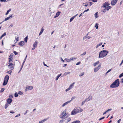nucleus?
<instances>
[{"label": "nucleus", "instance_id": "9d476101", "mask_svg": "<svg viewBox=\"0 0 123 123\" xmlns=\"http://www.w3.org/2000/svg\"><path fill=\"white\" fill-rule=\"evenodd\" d=\"M12 15H13V14H12L10 16L8 17H7V18H6L5 19V20L2 21V22H4L5 21H6V20L9 19H10V18H12L13 17L12 16Z\"/></svg>", "mask_w": 123, "mask_h": 123}, {"label": "nucleus", "instance_id": "c85d7f7f", "mask_svg": "<svg viewBox=\"0 0 123 123\" xmlns=\"http://www.w3.org/2000/svg\"><path fill=\"white\" fill-rule=\"evenodd\" d=\"M111 8V6H108L106 7L107 10L108 11Z\"/></svg>", "mask_w": 123, "mask_h": 123}, {"label": "nucleus", "instance_id": "3c124183", "mask_svg": "<svg viewBox=\"0 0 123 123\" xmlns=\"http://www.w3.org/2000/svg\"><path fill=\"white\" fill-rule=\"evenodd\" d=\"M60 77L58 75L57 77H56V78L55 79V80H58V78H59Z\"/></svg>", "mask_w": 123, "mask_h": 123}, {"label": "nucleus", "instance_id": "a18cd8bd", "mask_svg": "<svg viewBox=\"0 0 123 123\" xmlns=\"http://www.w3.org/2000/svg\"><path fill=\"white\" fill-rule=\"evenodd\" d=\"M6 35V32L4 33L1 36H2V37H4Z\"/></svg>", "mask_w": 123, "mask_h": 123}, {"label": "nucleus", "instance_id": "c9c22d12", "mask_svg": "<svg viewBox=\"0 0 123 123\" xmlns=\"http://www.w3.org/2000/svg\"><path fill=\"white\" fill-rule=\"evenodd\" d=\"M86 102V100H85L82 101V103L81 104V105L82 106L83 105H84V104Z\"/></svg>", "mask_w": 123, "mask_h": 123}, {"label": "nucleus", "instance_id": "58836bf2", "mask_svg": "<svg viewBox=\"0 0 123 123\" xmlns=\"http://www.w3.org/2000/svg\"><path fill=\"white\" fill-rule=\"evenodd\" d=\"M86 53V52H85L83 53V54H82L80 55V56L83 55H85Z\"/></svg>", "mask_w": 123, "mask_h": 123}, {"label": "nucleus", "instance_id": "0eeeda50", "mask_svg": "<svg viewBox=\"0 0 123 123\" xmlns=\"http://www.w3.org/2000/svg\"><path fill=\"white\" fill-rule=\"evenodd\" d=\"M8 66L9 67H10L9 68L11 70H13L14 68L13 64L12 63H10Z\"/></svg>", "mask_w": 123, "mask_h": 123}, {"label": "nucleus", "instance_id": "0e129e2a", "mask_svg": "<svg viewBox=\"0 0 123 123\" xmlns=\"http://www.w3.org/2000/svg\"><path fill=\"white\" fill-rule=\"evenodd\" d=\"M12 61V59H9V63H11V62Z\"/></svg>", "mask_w": 123, "mask_h": 123}, {"label": "nucleus", "instance_id": "f3484780", "mask_svg": "<svg viewBox=\"0 0 123 123\" xmlns=\"http://www.w3.org/2000/svg\"><path fill=\"white\" fill-rule=\"evenodd\" d=\"M47 119H48L47 118L44 119L41 121H39V123H43L44 122H45L46 120H47Z\"/></svg>", "mask_w": 123, "mask_h": 123}, {"label": "nucleus", "instance_id": "69168bd1", "mask_svg": "<svg viewBox=\"0 0 123 123\" xmlns=\"http://www.w3.org/2000/svg\"><path fill=\"white\" fill-rule=\"evenodd\" d=\"M101 12H104V13H105L106 12L105 11V10H102L101 11Z\"/></svg>", "mask_w": 123, "mask_h": 123}, {"label": "nucleus", "instance_id": "7c9ffc66", "mask_svg": "<svg viewBox=\"0 0 123 123\" xmlns=\"http://www.w3.org/2000/svg\"><path fill=\"white\" fill-rule=\"evenodd\" d=\"M11 11V9H10L9 10L7 11L6 12V13L5 14L6 15H7L9 13V12H10Z\"/></svg>", "mask_w": 123, "mask_h": 123}, {"label": "nucleus", "instance_id": "a19ab883", "mask_svg": "<svg viewBox=\"0 0 123 123\" xmlns=\"http://www.w3.org/2000/svg\"><path fill=\"white\" fill-rule=\"evenodd\" d=\"M76 98V97L75 96H73V97L71 98V100L70 101H71L73 100V99H75Z\"/></svg>", "mask_w": 123, "mask_h": 123}, {"label": "nucleus", "instance_id": "f704fd0d", "mask_svg": "<svg viewBox=\"0 0 123 123\" xmlns=\"http://www.w3.org/2000/svg\"><path fill=\"white\" fill-rule=\"evenodd\" d=\"M73 84H71L69 87V88L70 89H71L73 88Z\"/></svg>", "mask_w": 123, "mask_h": 123}, {"label": "nucleus", "instance_id": "680f3d73", "mask_svg": "<svg viewBox=\"0 0 123 123\" xmlns=\"http://www.w3.org/2000/svg\"><path fill=\"white\" fill-rule=\"evenodd\" d=\"M89 10V9H87V10H85L84 11V12H86L88 11Z\"/></svg>", "mask_w": 123, "mask_h": 123}, {"label": "nucleus", "instance_id": "6e6d98bb", "mask_svg": "<svg viewBox=\"0 0 123 123\" xmlns=\"http://www.w3.org/2000/svg\"><path fill=\"white\" fill-rule=\"evenodd\" d=\"M64 121V120H61L59 122H60V123H62L63 122V121Z\"/></svg>", "mask_w": 123, "mask_h": 123}, {"label": "nucleus", "instance_id": "9b49d317", "mask_svg": "<svg viewBox=\"0 0 123 123\" xmlns=\"http://www.w3.org/2000/svg\"><path fill=\"white\" fill-rule=\"evenodd\" d=\"M12 99L11 98H9L7 99V103L9 104H10L12 101Z\"/></svg>", "mask_w": 123, "mask_h": 123}, {"label": "nucleus", "instance_id": "ddd939ff", "mask_svg": "<svg viewBox=\"0 0 123 123\" xmlns=\"http://www.w3.org/2000/svg\"><path fill=\"white\" fill-rule=\"evenodd\" d=\"M71 102V101H67V102H65V103L63 104L62 105V107H64L65 105H66L67 104H68L70 103Z\"/></svg>", "mask_w": 123, "mask_h": 123}, {"label": "nucleus", "instance_id": "c03bdc74", "mask_svg": "<svg viewBox=\"0 0 123 123\" xmlns=\"http://www.w3.org/2000/svg\"><path fill=\"white\" fill-rule=\"evenodd\" d=\"M84 72H82L79 75V76L81 77L84 74Z\"/></svg>", "mask_w": 123, "mask_h": 123}, {"label": "nucleus", "instance_id": "2eb2a0df", "mask_svg": "<svg viewBox=\"0 0 123 123\" xmlns=\"http://www.w3.org/2000/svg\"><path fill=\"white\" fill-rule=\"evenodd\" d=\"M25 44V43L24 41H20L18 43V45L20 46L23 45Z\"/></svg>", "mask_w": 123, "mask_h": 123}, {"label": "nucleus", "instance_id": "412c9836", "mask_svg": "<svg viewBox=\"0 0 123 123\" xmlns=\"http://www.w3.org/2000/svg\"><path fill=\"white\" fill-rule=\"evenodd\" d=\"M7 81H6L5 80H4L3 83V86H5L7 84L8 82Z\"/></svg>", "mask_w": 123, "mask_h": 123}, {"label": "nucleus", "instance_id": "864d4df0", "mask_svg": "<svg viewBox=\"0 0 123 123\" xmlns=\"http://www.w3.org/2000/svg\"><path fill=\"white\" fill-rule=\"evenodd\" d=\"M70 90V89L69 88H68L66 89V90L65 91L66 92H67Z\"/></svg>", "mask_w": 123, "mask_h": 123}, {"label": "nucleus", "instance_id": "4d7b16f0", "mask_svg": "<svg viewBox=\"0 0 123 123\" xmlns=\"http://www.w3.org/2000/svg\"><path fill=\"white\" fill-rule=\"evenodd\" d=\"M121 81L120 82L121 83H123V78L121 80Z\"/></svg>", "mask_w": 123, "mask_h": 123}, {"label": "nucleus", "instance_id": "6e6552de", "mask_svg": "<svg viewBox=\"0 0 123 123\" xmlns=\"http://www.w3.org/2000/svg\"><path fill=\"white\" fill-rule=\"evenodd\" d=\"M118 0H113L111 2V4L112 5H114L117 2Z\"/></svg>", "mask_w": 123, "mask_h": 123}, {"label": "nucleus", "instance_id": "bb28decb", "mask_svg": "<svg viewBox=\"0 0 123 123\" xmlns=\"http://www.w3.org/2000/svg\"><path fill=\"white\" fill-rule=\"evenodd\" d=\"M28 36H26L24 39V40L25 41V42L26 43L27 42V39L28 38Z\"/></svg>", "mask_w": 123, "mask_h": 123}, {"label": "nucleus", "instance_id": "49530a36", "mask_svg": "<svg viewBox=\"0 0 123 123\" xmlns=\"http://www.w3.org/2000/svg\"><path fill=\"white\" fill-rule=\"evenodd\" d=\"M105 117H103L100 118L99 119V121H100V120H102V119H103L104 118H105Z\"/></svg>", "mask_w": 123, "mask_h": 123}, {"label": "nucleus", "instance_id": "ea45409f", "mask_svg": "<svg viewBox=\"0 0 123 123\" xmlns=\"http://www.w3.org/2000/svg\"><path fill=\"white\" fill-rule=\"evenodd\" d=\"M12 72V71L11 70V71H8L7 72H6V73H9L10 75H11Z\"/></svg>", "mask_w": 123, "mask_h": 123}, {"label": "nucleus", "instance_id": "09e8293b", "mask_svg": "<svg viewBox=\"0 0 123 123\" xmlns=\"http://www.w3.org/2000/svg\"><path fill=\"white\" fill-rule=\"evenodd\" d=\"M9 98H12L13 97V95H10L9 96Z\"/></svg>", "mask_w": 123, "mask_h": 123}, {"label": "nucleus", "instance_id": "dca6fc26", "mask_svg": "<svg viewBox=\"0 0 123 123\" xmlns=\"http://www.w3.org/2000/svg\"><path fill=\"white\" fill-rule=\"evenodd\" d=\"M78 14H76L75 16H73L72 18H71L70 20V22H71L73 20V19H74V18L77 16L78 15Z\"/></svg>", "mask_w": 123, "mask_h": 123}, {"label": "nucleus", "instance_id": "5fc2aeb1", "mask_svg": "<svg viewBox=\"0 0 123 123\" xmlns=\"http://www.w3.org/2000/svg\"><path fill=\"white\" fill-rule=\"evenodd\" d=\"M12 57L11 55H10V56H9V59H12Z\"/></svg>", "mask_w": 123, "mask_h": 123}, {"label": "nucleus", "instance_id": "e433bc0d", "mask_svg": "<svg viewBox=\"0 0 123 123\" xmlns=\"http://www.w3.org/2000/svg\"><path fill=\"white\" fill-rule=\"evenodd\" d=\"M18 94L17 93V92L15 93L14 94V96L15 97H17L18 96Z\"/></svg>", "mask_w": 123, "mask_h": 123}, {"label": "nucleus", "instance_id": "6ab92c4d", "mask_svg": "<svg viewBox=\"0 0 123 123\" xmlns=\"http://www.w3.org/2000/svg\"><path fill=\"white\" fill-rule=\"evenodd\" d=\"M98 12H97L94 14V16L95 18H98Z\"/></svg>", "mask_w": 123, "mask_h": 123}, {"label": "nucleus", "instance_id": "a211bd4d", "mask_svg": "<svg viewBox=\"0 0 123 123\" xmlns=\"http://www.w3.org/2000/svg\"><path fill=\"white\" fill-rule=\"evenodd\" d=\"M38 42L37 41H35V43L33 44V46L35 47H37V46Z\"/></svg>", "mask_w": 123, "mask_h": 123}, {"label": "nucleus", "instance_id": "de8ad7c7", "mask_svg": "<svg viewBox=\"0 0 123 123\" xmlns=\"http://www.w3.org/2000/svg\"><path fill=\"white\" fill-rule=\"evenodd\" d=\"M85 37L86 38H87L88 39H89L90 38V37L89 36H85Z\"/></svg>", "mask_w": 123, "mask_h": 123}, {"label": "nucleus", "instance_id": "4be33fe9", "mask_svg": "<svg viewBox=\"0 0 123 123\" xmlns=\"http://www.w3.org/2000/svg\"><path fill=\"white\" fill-rule=\"evenodd\" d=\"M65 120H67V121L66 122V123H67L71 120V119L70 117H69L67 118V119H65Z\"/></svg>", "mask_w": 123, "mask_h": 123}, {"label": "nucleus", "instance_id": "c756f323", "mask_svg": "<svg viewBox=\"0 0 123 123\" xmlns=\"http://www.w3.org/2000/svg\"><path fill=\"white\" fill-rule=\"evenodd\" d=\"M86 4L85 5H84V6H89V4H88V2L85 3H83V4Z\"/></svg>", "mask_w": 123, "mask_h": 123}, {"label": "nucleus", "instance_id": "774afa93", "mask_svg": "<svg viewBox=\"0 0 123 123\" xmlns=\"http://www.w3.org/2000/svg\"><path fill=\"white\" fill-rule=\"evenodd\" d=\"M67 64H64V65L63 66V67H66L67 66Z\"/></svg>", "mask_w": 123, "mask_h": 123}, {"label": "nucleus", "instance_id": "393cba45", "mask_svg": "<svg viewBox=\"0 0 123 123\" xmlns=\"http://www.w3.org/2000/svg\"><path fill=\"white\" fill-rule=\"evenodd\" d=\"M98 24L97 23H96L95 24V27H96V29H98Z\"/></svg>", "mask_w": 123, "mask_h": 123}, {"label": "nucleus", "instance_id": "39448f33", "mask_svg": "<svg viewBox=\"0 0 123 123\" xmlns=\"http://www.w3.org/2000/svg\"><path fill=\"white\" fill-rule=\"evenodd\" d=\"M110 4L108 2H105L103 4L101 7H105L108 6Z\"/></svg>", "mask_w": 123, "mask_h": 123}, {"label": "nucleus", "instance_id": "bf43d9fd", "mask_svg": "<svg viewBox=\"0 0 123 123\" xmlns=\"http://www.w3.org/2000/svg\"><path fill=\"white\" fill-rule=\"evenodd\" d=\"M92 1L93 2H96L97 1V0H92Z\"/></svg>", "mask_w": 123, "mask_h": 123}, {"label": "nucleus", "instance_id": "cd10ccee", "mask_svg": "<svg viewBox=\"0 0 123 123\" xmlns=\"http://www.w3.org/2000/svg\"><path fill=\"white\" fill-rule=\"evenodd\" d=\"M8 104H9L7 103L5 104V109H6L7 107L9 106Z\"/></svg>", "mask_w": 123, "mask_h": 123}, {"label": "nucleus", "instance_id": "37998d69", "mask_svg": "<svg viewBox=\"0 0 123 123\" xmlns=\"http://www.w3.org/2000/svg\"><path fill=\"white\" fill-rule=\"evenodd\" d=\"M13 53L15 55H16L18 54V53L15 51H14Z\"/></svg>", "mask_w": 123, "mask_h": 123}, {"label": "nucleus", "instance_id": "1a4fd4ad", "mask_svg": "<svg viewBox=\"0 0 123 123\" xmlns=\"http://www.w3.org/2000/svg\"><path fill=\"white\" fill-rule=\"evenodd\" d=\"M26 88L28 90H31L33 88V87L32 86H26Z\"/></svg>", "mask_w": 123, "mask_h": 123}, {"label": "nucleus", "instance_id": "338daca9", "mask_svg": "<svg viewBox=\"0 0 123 123\" xmlns=\"http://www.w3.org/2000/svg\"><path fill=\"white\" fill-rule=\"evenodd\" d=\"M28 110L26 111L24 113V115H25L27 113Z\"/></svg>", "mask_w": 123, "mask_h": 123}, {"label": "nucleus", "instance_id": "7ed1b4c3", "mask_svg": "<svg viewBox=\"0 0 123 123\" xmlns=\"http://www.w3.org/2000/svg\"><path fill=\"white\" fill-rule=\"evenodd\" d=\"M66 112V109L64 111L62 112L61 115H62V116L60 117L61 118L64 119H65L66 118H65V117L67 115Z\"/></svg>", "mask_w": 123, "mask_h": 123}, {"label": "nucleus", "instance_id": "4468645a", "mask_svg": "<svg viewBox=\"0 0 123 123\" xmlns=\"http://www.w3.org/2000/svg\"><path fill=\"white\" fill-rule=\"evenodd\" d=\"M9 79V76L8 75H6V76H5V77L4 80L8 81Z\"/></svg>", "mask_w": 123, "mask_h": 123}, {"label": "nucleus", "instance_id": "8fccbe9b", "mask_svg": "<svg viewBox=\"0 0 123 123\" xmlns=\"http://www.w3.org/2000/svg\"><path fill=\"white\" fill-rule=\"evenodd\" d=\"M20 114H18L17 115H16L15 116V117H19V116H20Z\"/></svg>", "mask_w": 123, "mask_h": 123}, {"label": "nucleus", "instance_id": "e2e57ef3", "mask_svg": "<svg viewBox=\"0 0 123 123\" xmlns=\"http://www.w3.org/2000/svg\"><path fill=\"white\" fill-rule=\"evenodd\" d=\"M13 26V25L12 24L11 25L9 26V28H11Z\"/></svg>", "mask_w": 123, "mask_h": 123}, {"label": "nucleus", "instance_id": "72a5a7b5", "mask_svg": "<svg viewBox=\"0 0 123 123\" xmlns=\"http://www.w3.org/2000/svg\"><path fill=\"white\" fill-rule=\"evenodd\" d=\"M61 12L59 11L56 14V15L58 17L60 14Z\"/></svg>", "mask_w": 123, "mask_h": 123}, {"label": "nucleus", "instance_id": "20e7f679", "mask_svg": "<svg viewBox=\"0 0 123 123\" xmlns=\"http://www.w3.org/2000/svg\"><path fill=\"white\" fill-rule=\"evenodd\" d=\"M79 110L76 108H75L71 113V115H74L79 112Z\"/></svg>", "mask_w": 123, "mask_h": 123}, {"label": "nucleus", "instance_id": "79ce46f5", "mask_svg": "<svg viewBox=\"0 0 123 123\" xmlns=\"http://www.w3.org/2000/svg\"><path fill=\"white\" fill-rule=\"evenodd\" d=\"M88 4H89V3L90 4V5H89V6H91V5H92V2H88Z\"/></svg>", "mask_w": 123, "mask_h": 123}, {"label": "nucleus", "instance_id": "473e14b6", "mask_svg": "<svg viewBox=\"0 0 123 123\" xmlns=\"http://www.w3.org/2000/svg\"><path fill=\"white\" fill-rule=\"evenodd\" d=\"M102 43H100L98 44H97V46H96V48H97L99 46H100V45H102Z\"/></svg>", "mask_w": 123, "mask_h": 123}, {"label": "nucleus", "instance_id": "603ef678", "mask_svg": "<svg viewBox=\"0 0 123 123\" xmlns=\"http://www.w3.org/2000/svg\"><path fill=\"white\" fill-rule=\"evenodd\" d=\"M81 63H80V62H78V63H77L76 64V65H79Z\"/></svg>", "mask_w": 123, "mask_h": 123}, {"label": "nucleus", "instance_id": "052dcab7", "mask_svg": "<svg viewBox=\"0 0 123 123\" xmlns=\"http://www.w3.org/2000/svg\"><path fill=\"white\" fill-rule=\"evenodd\" d=\"M121 121V119H119L117 121V123H119Z\"/></svg>", "mask_w": 123, "mask_h": 123}, {"label": "nucleus", "instance_id": "b1692460", "mask_svg": "<svg viewBox=\"0 0 123 123\" xmlns=\"http://www.w3.org/2000/svg\"><path fill=\"white\" fill-rule=\"evenodd\" d=\"M99 63V61H97V62H96L95 63H94L93 64V65H94V66L95 67V66H96L97 65V64Z\"/></svg>", "mask_w": 123, "mask_h": 123}, {"label": "nucleus", "instance_id": "4c0bfd02", "mask_svg": "<svg viewBox=\"0 0 123 123\" xmlns=\"http://www.w3.org/2000/svg\"><path fill=\"white\" fill-rule=\"evenodd\" d=\"M18 94L20 95H22L23 94V92L20 91H19L18 92Z\"/></svg>", "mask_w": 123, "mask_h": 123}, {"label": "nucleus", "instance_id": "13d9d810", "mask_svg": "<svg viewBox=\"0 0 123 123\" xmlns=\"http://www.w3.org/2000/svg\"><path fill=\"white\" fill-rule=\"evenodd\" d=\"M112 110V109H109L108 110H107V111L108 112V111H110L111 110Z\"/></svg>", "mask_w": 123, "mask_h": 123}, {"label": "nucleus", "instance_id": "423d86ee", "mask_svg": "<svg viewBox=\"0 0 123 123\" xmlns=\"http://www.w3.org/2000/svg\"><path fill=\"white\" fill-rule=\"evenodd\" d=\"M100 64L98 67H96L94 69V72H97L100 68Z\"/></svg>", "mask_w": 123, "mask_h": 123}, {"label": "nucleus", "instance_id": "a878e982", "mask_svg": "<svg viewBox=\"0 0 123 123\" xmlns=\"http://www.w3.org/2000/svg\"><path fill=\"white\" fill-rule=\"evenodd\" d=\"M70 72H66L62 75L63 76L64 75H67V74H70Z\"/></svg>", "mask_w": 123, "mask_h": 123}, {"label": "nucleus", "instance_id": "aec40b11", "mask_svg": "<svg viewBox=\"0 0 123 123\" xmlns=\"http://www.w3.org/2000/svg\"><path fill=\"white\" fill-rule=\"evenodd\" d=\"M43 27L42 28V29H41V31H40V32L39 33V36L40 35L42 34V33H43V31L44 30V29H43Z\"/></svg>", "mask_w": 123, "mask_h": 123}, {"label": "nucleus", "instance_id": "f03ea898", "mask_svg": "<svg viewBox=\"0 0 123 123\" xmlns=\"http://www.w3.org/2000/svg\"><path fill=\"white\" fill-rule=\"evenodd\" d=\"M109 52L108 51L105 50L100 51L98 57L99 58L104 57L107 55Z\"/></svg>", "mask_w": 123, "mask_h": 123}, {"label": "nucleus", "instance_id": "5701e85b", "mask_svg": "<svg viewBox=\"0 0 123 123\" xmlns=\"http://www.w3.org/2000/svg\"><path fill=\"white\" fill-rule=\"evenodd\" d=\"M73 60V58H71L70 59H68L67 60V62H71V61H72Z\"/></svg>", "mask_w": 123, "mask_h": 123}, {"label": "nucleus", "instance_id": "f257e3e1", "mask_svg": "<svg viewBox=\"0 0 123 123\" xmlns=\"http://www.w3.org/2000/svg\"><path fill=\"white\" fill-rule=\"evenodd\" d=\"M119 80L118 79L116 80L110 86V87L111 88H115L119 86L120 84L119 81Z\"/></svg>", "mask_w": 123, "mask_h": 123}, {"label": "nucleus", "instance_id": "f8f14e48", "mask_svg": "<svg viewBox=\"0 0 123 123\" xmlns=\"http://www.w3.org/2000/svg\"><path fill=\"white\" fill-rule=\"evenodd\" d=\"M92 97L90 95L87 98L85 99L86 102H88L90 100H91L92 99Z\"/></svg>", "mask_w": 123, "mask_h": 123}, {"label": "nucleus", "instance_id": "2f4dec72", "mask_svg": "<svg viewBox=\"0 0 123 123\" xmlns=\"http://www.w3.org/2000/svg\"><path fill=\"white\" fill-rule=\"evenodd\" d=\"M5 90L4 88H2L1 89V90L0 91V93L2 92H3Z\"/></svg>", "mask_w": 123, "mask_h": 123}]
</instances>
